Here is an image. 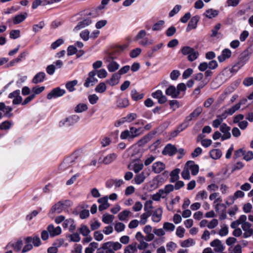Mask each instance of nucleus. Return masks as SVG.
I'll return each instance as SVG.
<instances>
[{
    "mask_svg": "<svg viewBox=\"0 0 253 253\" xmlns=\"http://www.w3.org/2000/svg\"><path fill=\"white\" fill-rule=\"evenodd\" d=\"M116 58H117V57L111 53L105 59L106 62L108 63L107 68L110 72H114L118 70L120 67L119 64L114 61V59Z\"/></svg>",
    "mask_w": 253,
    "mask_h": 253,
    "instance_id": "obj_3",
    "label": "nucleus"
},
{
    "mask_svg": "<svg viewBox=\"0 0 253 253\" xmlns=\"http://www.w3.org/2000/svg\"><path fill=\"white\" fill-rule=\"evenodd\" d=\"M125 227L126 226L123 223L116 222L115 224L114 228L115 231L119 233L123 231L125 229Z\"/></svg>",
    "mask_w": 253,
    "mask_h": 253,
    "instance_id": "obj_49",
    "label": "nucleus"
},
{
    "mask_svg": "<svg viewBox=\"0 0 253 253\" xmlns=\"http://www.w3.org/2000/svg\"><path fill=\"white\" fill-rule=\"evenodd\" d=\"M203 109L201 107L196 108L185 119V122L188 123L194 119H196L202 113Z\"/></svg>",
    "mask_w": 253,
    "mask_h": 253,
    "instance_id": "obj_13",
    "label": "nucleus"
},
{
    "mask_svg": "<svg viewBox=\"0 0 253 253\" xmlns=\"http://www.w3.org/2000/svg\"><path fill=\"white\" fill-rule=\"evenodd\" d=\"M165 169V165L161 162H157L153 164L152 169L156 173H159Z\"/></svg>",
    "mask_w": 253,
    "mask_h": 253,
    "instance_id": "obj_24",
    "label": "nucleus"
},
{
    "mask_svg": "<svg viewBox=\"0 0 253 253\" xmlns=\"http://www.w3.org/2000/svg\"><path fill=\"white\" fill-rule=\"evenodd\" d=\"M80 233L84 236H87L90 233V231L86 225H82L79 229Z\"/></svg>",
    "mask_w": 253,
    "mask_h": 253,
    "instance_id": "obj_50",
    "label": "nucleus"
},
{
    "mask_svg": "<svg viewBox=\"0 0 253 253\" xmlns=\"http://www.w3.org/2000/svg\"><path fill=\"white\" fill-rule=\"evenodd\" d=\"M210 245L214 248L215 252H221L224 250V247L221 241L218 239H215L212 241Z\"/></svg>",
    "mask_w": 253,
    "mask_h": 253,
    "instance_id": "obj_14",
    "label": "nucleus"
},
{
    "mask_svg": "<svg viewBox=\"0 0 253 253\" xmlns=\"http://www.w3.org/2000/svg\"><path fill=\"white\" fill-rule=\"evenodd\" d=\"M96 75V70H93L88 73V77L86 79L84 83V86L85 87H88L90 86H93L97 83L98 80L95 77Z\"/></svg>",
    "mask_w": 253,
    "mask_h": 253,
    "instance_id": "obj_4",
    "label": "nucleus"
},
{
    "mask_svg": "<svg viewBox=\"0 0 253 253\" xmlns=\"http://www.w3.org/2000/svg\"><path fill=\"white\" fill-rule=\"evenodd\" d=\"M120 76L118 73L112 75L110 79L107 80L106 83L111 86H114L117 84L119 82Z\"/></svg>",
    "mask_w": 253,
    "mask_h": 253,
    "instance_id": "obj_25",
    "label": "nucleus"
},
{
    "mask_svg": "<svg viewBox=\"0 0 253 253\" xmlns=\"http://www.w3.org/2000/svg\"><path fill=\"white\" fill-rule=\"evenodd\" d=\"M182 177L183 179L189 180L190 178V175L189 171V169L185 165L184 169L181 173Z\"/></svg>",
    "mask_w": 253,
    "mask_h": 253,
    "instance_id": "obj_60",
    "label": "nucleus"
},
{
    "mask_svg": "<svg viewBox=\"0 0 253 253\" xmlns=\"http://www.w3.org/2000/svg\"><path fill=\"white\" fill-rule=\"evenodd\" d=\"M122 248L121 243L117 242L109 241L102 244L101 248L105 251V253H115V251Z\"/></svg>",
    "mask_w": 253,
    "mask_h": 253,
    "instance_id": "obj_2",
    "label": "nucleus"
},
{
    "mask_svg": "<svg viewBox=\"0 0 253 253\" xmlns=\"http://www.w3.org/2000/svg\"><path fill=\"white\" fill-rule=\"evenodd\" d=\"M163 210L161 208L155 210L152 215V220L155 222H159L162 219Z\"/></svg>",
    "mask_w": 253,
    "mask_h": 253,
    "instance_id": "obj_19",
    "label": "nucleus"
},
{
    "mask_svg": "<svg viewBox=\"0 0 253 253\" xmlns=\"http://www.w3.org/2000/svg\"><path fill=\"white\" fill-rule=\"evenodd\" d=\"M131 96L134 101H137L141 99L143 97L144 94L142 93H139L136 90L133 89L131 91Z\"/></svg>",
    "mask_w": 253,
    "mask_h": 253,
    "instance_id": "obj_42",
    "label": "nucleus"
},
{
    "mask_svg": "<svg viewBox=\"0 0 253 253\" xmlns=\"http://www.w3.org/2000/svg\"><path fill=\"white\" fill-rule=\"evenodd\" d=\"M27 13H25L24 14H20L16 15L13 18V23L14 24H18L23 22L27 17Z\"/></svg>",
    "mask_w": 253,
    "mask_h": 253,
    "instance_id": "obj_34",
    "label": "nucleus"
},
{
    "mask_svg": "<svg viewBox=\"0 0 253 253\" xmlns=\"http://www.w3.org/2000/svg\"><path fill=\"white\" fill-rule=\"evenodd\" d=\"M47 230L51 237L59 235L62 232V229L60 226L55 227L52 224L47 226Z\"/></svg>",
    "mask_w": 253,
    "mask_h": 253,
    "instance_id": "obj_8",
    "label": "nucleus"
},
{
    "mask_svg": "<svg viewBox=\"0 0 253 253\" xmlns=\"http://www.w3.org/2000/svg\"><path fill=\"white\" fill-rule=\"evenodd\" d=\"M131 212L128 210H125L119 213L118 215V217L119 219L121 221H125L127 220L128 217L131 214Z\"/></svg>",
    "mask_w": 253,
    "mask_h": 253,
    "instance_id": "obj_33",
    "label": "nucleus"
},
{
    "mask_svg": "<svg viewBox=\"0 0 253 253\" xmlns=\"http://www.w3.org/2000/svg\"><path fill=\"white\" fill-rule=\"evenodd\" d=\"M243 156H244V159L246 161H249L253 159V152L250 151L246 152V151L244 150Z\"/></svg>",
    "mask_w": 253,
    "mask_h": 253,
    "instance_id": "obj_62",
    "label": "nucleus"
},
{
    "mask_svg": "<svg viewBox=\"0 0 253 253\" xmlns=\"http://www.w3.org/2000/svg\"><path fill=\"white\" fill-rule=\"evenodd\" d=\"M26 241L27 242H31V243H32L36 247L39 246L41 244V240L38 236L34 237L33 238L29 237L26 238Z\"/></svg>",
    "mask_w": 253,
    "mask_h": 253,
    "instance_id": "obj_35",
    "label": "nucleus"
},
{
    "mask_svg": "<svg viewBox=\"0 0 253 253\" xmlns=\"http://www.w3.org/2000/svg\"><path fill=\"white\" fill-rule=\"evenodd\" d=\"M193 50H194L193 48H192L189 46H184L183 47H182L181 49V51L183 55H187L188 56H189V55H190L192 53V52H193Z\"/></svg>",
    "mask_w": 253,
    "mask_h": 253,
    "instance_id": "obj_57",
    "label": "nucleus"
},
{
    "mask_svg": "<svg viewBox=\"0 0 253 253\" xmlns=\"http://www.w3.org/2000/svg\"><path fill=\"white\" fill-rule=\"evenodd\" d=\"M108 200V198L107 196H105L98 199L97 202L100 204L99 206V210L100 211L105 210L110 207Z\"/></svg>",
    "mask_w": 253,
    "mask_h": 253,
    "instance_id": "obj_16",
    "label": "nucleus"
},
{
    "mask_svg": "<svg viewBox=\"0 0 253 253\" xmlns=\"http://www.w3.org/2000/svg\"><path fill=\"white\" fill-rule=\"evenodd\" d=\"M187 127V125H180L177 127V128L175 130L171 132V136L173 137L176 136L179 133L183 131Z\"/></svg>",
    "mask_w": 253,
    "mask_h": 253,
    "instance_id": "obj_54",
    "label": "nucleus"
},
{
    "mask_svg": "<svg viewBox=\"0 0 253 253\" xmlns=\"http://www.w3.org/2000/svg\"><path fill=\"white\" fill-rule=\"evenodd\" d=\"M175 226L173 223L166 222L163 224V229L168 231H173L175 229Z\"/></svg>",
    "mask_w": 253,
    "mask_h": 253,
    "instance_id": "obj_51",
    "label": "nucleus"
},
{
    "mask_svg": "<svg viewBox=\"0 0 253 253\" xmlns=\"http://www.w3.org/2000/svg\"><path fill=\"white\" fill-rule=\"evenodd\" d=\"M20 90H16L9 94L8 97L13 99L12 103L13 104H19L21 103L22 98L20 95Z\"/></svg>",
    "mask_w": 253,
    "mask_h": 253,
    "instance_id": "obj_11",
    "label": "nucleus"
},
{
    "mask_svg": "<svg viewBox=\"0 0 253 253\" xmlns=\"http://www.w3.org/2000/svg\"><path fill=\"white\" fill-rule=\"evenodd\" d=\"M151 95L154 98L157 99L160 104H163L167 101L166 96L163 94L162 91L160 90H157L153 92Z\"/></svg>",
    "mask_w": 253,
    "mask_h": 253,
    "instance_id": "obj_10",
    "label": "nucleus"
},
{
    "mask_svg": "<svg viewBox=\"0 0 253 253\" xmlns=\"http://www.w3.org/2000/svg\"><path fill=\"white\" fill-rule=\"evenodd\" d=\"M143 130L141 127L136 128L131 126L129 129H126L123 131L120 134L121 139H133L143 133Z\"/></svg>",
    "mask_w": 253,
    "mask_h": 253,
    "instance_id": "obj_1",
    "label": "nucleus"
},
{
    "mask_svg": "<svg viewBox=\"0 0 253 253\" xmlns=\"http://www.w3.org/2000/svg\"><path fill=\"white\" fill-rule=\"evenodd\" d=\"M177 152L176 147L170 144H168L164 149L162 153L164 155H168L169 156H172L174 155Z\"/></svg>",
    "mask_w": 253,
    "mask_h": 253,
    "instance_id": "obj_18",
    "label": "nucleus"
},
{
    "mask_svg": "<svg viewBox=\"0 0 253 253\" xmlns=\"http://www.w3.org/2000/svg\"><path fill=\"white\" fill-rule=\"evenodd\" d=\"M153 209V201L152 200L147 201L144 204V211L146 212H151Z\"/></svg>",
    "mask_w": 253,
    "mask_h": 253,
    "instance_id": "obj_55",
    "label": "nucleus"
},
{
    "mask_svg": "<svg viewBox=\"0 0 253 253\" xmlns=\"http://www.w3.org/2000/svg\"><path fill=\"white\" fill-rule=\"evenodd\" d=\"M137 117V115L135 113H130L124 117L126 122L130 123L135 120Z\"/></svg>",
    "mask_w": 253,
    "mask_h": 253,
    "instance_id": "obj_53",
    "label": "nucleus"
},
{
    "mask_svg": "<svg viewBox=\"0 0 253 253\" xmlns=\"http://www.w3.org/2000/svg\"><path fill=\"white\" fill-rule=\"evenodd\" d=\"M22 246V241H18L14 243H10L6 247V250H8L11 248H13L15 251H19Z\"/></svg>",
    "mask_w": 253,
    "mask_h": 253,
    "instance_id": "obj_27",
    "label": "nucleus"
},
{
    "mask_svg": "<svg viewBox=\"0 0 253 253\" xmlns=\"http://www.w3.org/2000/svg\"><path fill=\"white\" fill-rule=\"evenodd\" d=\"M166 247L168 251L172 252L177 248V245L173 242H170L167 244Z\"/></svg>",
    "mask_w": 253,
    "mask_h": 253,
    "instance_id": "obj_64",
    "label": "nucleus"
},
{
    "mask_svg": "<svg viewBox=\"0 0 253 253\" xmlns=\"http://www.w3.org/2000/svg\"><path fill=\"white\" fill-rule=\"evenodd\" d=\"M239 83L237 82L231 84L229 86H228L226 89L225 91L230 94L232 92H233L238 86Z\"/></svg>",
    "mask_w": 253,
    "mask_h": 253,
    "instance_id": "obj_52",
    "label": "nucleus"
},
{
    "mask_svg": "<svg viewBox=\"0 0 253 253\" xmlns=\"http://www.w3.org/2000/svg\"><path fill=\"white\" fill-rule=\"evenodd\" d=\"M195 242L192 239L185 240L181 243V246L183 248H188L193 246Z\"/></svg>",
    "mask_w": 253,
    "mask_h": 253,
    "instance_id": "obj_47",
    "label": "nucleus"
},
{
    "mask_svg": "<svg viewBox=\"0 0 253 253\" xmlns=\"http://www.w3.org/2000/svg\"><path fill=\"white\" fill-rule=\"evenodd\" d=\"M166 94L171 96L172 98H176L178 97L179 93L176 87L173 85H170L166 90Z\"/></svg>",
    "mask_w": 253,
    "mask_h": 253,
    "instance_id": "obj_20",
    "label": "nucleus"
},
{
    "mask_svg": "<svg viewBox=\"0 0 253 253\" xmlns=\"http://www.w3.org/2000/svg\"><path fill=\"white\" fill-rule=\"evenodd\" d=\"M211 157L214 160L219 159L222 156V152L219 149H213L210 152Z\"/></svg>",
    "mask_w": 253,
    "mask_h": 253,
    "instance_id": "obj_40",
    "label": "nucleus"
},
{
    "mask_svg": "<svg viewBox=\"0 0 253 253\" xmlns=\"http://www.w3.org/2000/svg\"><path fill=\"white\" fill-rule=\"evenodd\" d=\"M77 158L76 156H72L66 159L60 166V169L61 170H65L70 166H71L75 160Z\"/></svg>",
    "mask_w": 253,
    "mask_h": 253,
    "instance_id": "obj_12",
    "label": "nucleus"
},
{
    "mask_svg": "<svg viewBox=\"0 0 253 253\" xmlns=\"http://www.w3.org/2000/svg\"><path fill=\"white\" fill-rule=\"evenodd\" d=\"M146 34V32L144 30H142L139 32L138 34L135 37L134 40L137 41L140 39H142V40L140 41L139 43L143 46H145L147 44H152V42L149 41L147 38H145Z\"/></svg>",
    "mask_w": 253,
    "mask_h": 253,
    "instance_id": "obj_6",
    "label": "nucleus"
},
{
    "mask_svg": "<svg viewBox=\"0 0 253 253\" xmlns=\"http://www.w3.org/2000/svg\"><path fill=\"white\" fill-rule=\"evenodd\" d=\"M114 218L113 215L105 213L102 216V221L106 224H109L113 221Z\"/></svg>",
    "mask_w": 253,
    "mask_h": 253,
    "instance_id": "obj_45",
    "label": "nucleus"
},
{
    "mask_svg": "<svg viewBox=\"0 0 253 253\" xmlns=\"http://www.w3.org/2000/svg\"><path fill=\"white\" fill-rule=\"evenodd\" d=\"M107 89L106 84L104 82L100 83L95 88V91L99 93H103Z\"/></svg>",
    "mask_w": 253,
    "mask_h": 253,
    "instance_id": "obj_38",
    "label": "nucleus"
},
{
    "mask_svg": "<svg viewBox=\"0 0 253 253\" xmlns=\"http://www.w3.org/2000/svg\"><path fill=\"white\" fill-rule=\"evenodd\" d=\"M77 84H78V81L76 80L68 82L66 84V88L70 92H73L75 90V86Z\"/></svg>",
    "mask_w": 253,
    "mask_h": 253,
    "instance_id": "obj_39",
    "label": "nucleus"
},
{
    "mask_svg": "<svg viewBox=\"0 0 253 253\" xmlns=\"http://www.w3.org/2000/svg\"><path fill=\"white\" fill-rule=\"evenodd\" d=\"M150 141V137L149 135H145L140 140H139L135 146L137 145L139 147L143 146Z\"/></svg>",
    "mask_w": 253,
    "mask_h": 253,
    "instance_id": "obj_43",
    "label": "nucleus"
},
{
    "mask_svg": "<svg viewBox=\"0 0 253 253\" xmlns=\"http://www.w3.org/2000/svg\"><path fill=\"white\" fill-rule=\"evenodd\" d=\"M220 131L223 133L221 136L222 140L229 139L231 137V133L230 132V127L226 124H222L220 127Z\"/></svg>",
    "mask_w": 253,
    "mask_h": 253,
    "instance_id": "obj_9",
    "label": "nucleus"
},
{
    "mask_svg": "<svg viewBox=\"0 0 253 253\" xmlns=\"http://www.w3.org/2000/svg\"><path fill=\"white\" fill-rule=\"evenodd\" d=\"M62 226L64 229L69 227L70 232H73L76 228V224H75L74 220L72 218H69L64 221Z\"/></svg>",
    "mask_w": 253,
    "mask_h": 253,
    "instance_id": "obj_15",
    "label": "nucleus"
},
{
    "mask_svg": "<svg viewBox=\"0 0 253 253\" xmlns=\"http://www.w3.org/2000/svg\"><path fill=\"white\" fill-rule=\"evenodd\" d=\"M97 76L100 79H104L107 77L108 75L107 72L104 69H101L96 71Z\"/></svg>",
    "mask_w": 253,
    "mask_h": 253,
    "instance_id": "obj_59",
    "label": "nucleus"
},
{
    "mask_svg": "<svg viewBox=\"0 0 253 253\" xmlns=\"http://www.w3.org/2000/svg\"><path fill=\"white\" fill-rule=\"evenodd\" d=\"M145 178V172L143 171L141 173L136 174L134 178V180L136 184L139 185L141 184L144 181Z\"/></svg>",
    "mask_w": 253,
    "mask_h": 253,
    "instance_id": "obj_32",
    "label": "nucleus"
},
{
    "mask_svg": "<svg viewBox=\"0 0 253 253\" xmlns=\"http://www.w3.org/2000/svg\"><path fill=\"white\" fill-rule=\"evenodd\" d=\"M63 209L64 204L62 202H58L51 208L49 213H60L63 210Z\"/></svg>",
    "mask_w": 253,
    "mask_h": 253,
    "instance_id": "obj_21",
    "label": "nucleus"
},
{
    "mask_svg": "<svg viewBox=\"0 0 253 253\" xmlns=\"http://www.w3.org/2000/svg\"><path fill=\"white\" fill-rule=\"evenodd\" d=\"M45 77V74L44 72L37 73L32 80L33 83L37 84L43 82Z\"/></svg>",
    "mask_w": 253,
    "mask_h": 253,
    "instance_id": "obj_26",
    "label": "nucleus"
},
{
    "mask_svg": "<svg viewBox=\"0 0 253 253\" xmlns=\"http://www.w3.org/2000/svg\"><path fill=\"white\" fill-rule=\"evenodd\" d=\"M137 243H132L125 247L124 253H136L137 251Z\"/></svg>",
    "mask_w": 253,
    "mask_h": 253,
    "instance_id": "obj_30",
    "label": "nucleus"
},
{
    "mask_svg": "<svg viewBox=\"0 0 253 253\" xmlns=\"http://www.w3.org/2000/svg\"><path fill=\"white\" fill-rule=\"evenodd\" d=\"M186 166L189 170H191L192 175H195L198 174L199 172V166L194 164V162L188 161L186 164Z\"/></svg>",
    "mask_w": 253,
    "mask_h": 253,
    "instance_id": "obj_23",
    "label": "nucleus"
},
{
    "mask_svg": "<svg viewBox=\"0 0 253 253\" xmlns=\"http://www.w3.org/2000/svg\"><path fill=\"white\" fill-rule=\"evenodd\" d=\"M180 169H176L174 170H173L170 174V182H174L176 181H177L179 179V173L180 172Z\"/></svg>",
    "mask_w": 253,
    "mask_h": 253,
    "instance_id": "obj_37",
    "label": "nucleus"
},
{
    "mask_svg": "<svg viewBox=\"0 0 253 253\" xmlns=\"http://www.w3.org/2000/svg\"><path fill=\"white\" fill-rule=\"evenodd\" d=\"M91 23V21L89 19H85L83 21L79 22L78 24L75 27L74 30L78 31L82 28H84L88 25Z\"/></svg>",
    "mask_w": 253,
    "mask_h": 253,
    "instance_id": "obj_29",
    "label": "nucleus"
},
{
    "mask_svg": "<svg viewBox=\"0 0 253 253\" xmlns=\"http://www.w3.org/2000/svg\"><path fill=\"white\" fill-rule=\"evenodd\" d=\"M88 99L89 103L93 105V104H96L97 102V101L99 100V97L96 94H93L88 95Z\"/></svg>",
    "mask_w": 253,
    "mask_h": 253,
    "instance_id": "obj_56",
    "label": "nucleus"
},
{
    "mask_svg": "<svg viewBox=\"0 0 253 253\" xmlns=\"http://www.w3.org/2000/svg\"><path fill=\"white\" fill-rule=\"evenodd\" d=\"M66 92L65 90L56 87L52 89L47 95V98L49 100L53 98H56L63 96Z\"/></svg>",
    "mask_w": 253,
    "mask_h": 253,
    "instance_id": "obj_7",
    "label": "nucleus"
},
{
    "mask_svg": "<svg viewBox=\"0 0 253 253\" xmlns=\"http://www.w3.org/2000/svg\"><path fill=\"white\" fill-rule=\"evenodd\" d=\"M88 109L87 106L84 103L79 104L75 108V111L77 113H82L87 110Z\"/></svg>",
    "mask_w": 253,
    "mask_h": 253,
    "instance_id": "obj_46",
    "label": "nucleus"
},
{
    "mask_svg": "<svg viewBox=\"0 0 253 253\" xmlns=\"http://www.w3.org/2000/svg\"><path fill=\"white\" fill-rule=\"evenodd\" d=\"M117 157V155L115 153L110 154L104 157L102 162L105 165H108L114 161Z\"/></svg>",
    "mask_w": 253,
    "mask_h": 253,
    "instance_id": "obj_31",
    "label": "nucleus"
},
{
    "mask_svg": "<svg viewBox=\"0 0 253 253\" xmlns=\"http://www.w3.org/2000/svg\"><path fill=\"white\" fill-rule=\"evenodd\" d=\"M152 214L151 212H146L142 213L140 215V219L139 221V223L140 224L144 225L146 224L147 221V219L149 217H150Z\"/></svg>",
    "mask_w": 253,
    "mask_h": 253,
    "instance_id": "obj_41",
    "label": "nucleus"
},
{
    "mask_svg": "<svg viewBox=\"0 0 253 253\" xmlns=\"http://www.w3.org/2000/svg\"><path fill=\"white\" fill-rule=\"evenodd\" d=\"M63 43L64 40L62 39H59L51 44V48L55 49Z\"/></svg>",
    "mask_w": 253,
    "mask_h": 253,
    "instance_id": "obj_61",
    "label": "nucleus"
},
{
    "mask_svg": "<svg viewBox=\"0 0 253 253\" xmlns=\"http://www.w3.org/2000/svg\"><path fill=\"white\" fill-rule=\"evenodd\" d=\"M80 119L78 116L74 115L61 120L59 123L60 127L68 126L77 122Z\"/></svg>",
    "mask_w": 253,
    "mask_h": 253,
    "instance_id": "obj_5",
    "label": "nucleus"
},
{
    "mask_svg": "<svg viewBox=\"0 0 253 253\" xmlns=\"http://www.w3.org/2000/svg\"><path fill=\"white\" fill-rule=\"evenodd\" d=\"M143 168V164L142 163H135L132 165V168H131V165L128 166V168L130 169H132L135 173H138Z\"/></svg>",
    "mask_w": 253,
    "mask_h": 253,
    "instance_id": "obj_36",
    "label": "nucleus"
},
{
    "mask_svg": "<svg viewBox=\"0 0 253 253\" xmlns=\"http://www.w3.org/2000/svg\"><path fill=\"white\" fill-rule=\"evenodd\" d=\"M239 109H240V105L239 104H236L235 105L233 106L231 108L226 110L225 111V114H227L228 115H232L236 111H237Z\"/></svg>",
    "mask_w": 253,
    "mask_h": 253,
    "instance_id": "obj_58",
    "label": "nucleus"
},
{
    "mask_svg": "<svg viewBox=\"0 0 253 253\" xmlns=\"http://www.w3.org/2000/svg\"><path fill=\"white\" fill-rule=\"evenodd\" d=\"M129 105V101L126 98L120 99L118 101L117 107L120 108H125Z\"/></svg>",
    "mask_w": 253,
    "mask_h": 253,
    "instance_id": "obj_48",
    "label": "nucleus"
},
{
    "mask_svg": "<svg viewBox=\"0 0 253 253\" xmlns=\"http://www.w3.org/2000/svg\"><path fill=\"white\" fill-rule=\"evenodd\" d=\"M218 13V11L217 10L212 9H210L207 10L205 12V15L207 17L209 18H212L217 16Z\"/></svg>",
    "mask_w": 253,
    "mask_h": 253,
    "instance_id": "obj_44",
    "label": "nucleus"
},
{
    "mask_svg": "<svg viewBox=\"0 0 253 253\" xmlns=\"http://www.w3.org/2000/svg\"><path fill=\"white\" fill-rule=\"evenodd\" d=\"M231 56V51L230 49L226 48L222 50V53L218 57L219 62H223L226 59L229 58Z\"/></svg>",
    "mask_w": 253,
    "mask_h": 253,
    "instance_id": "obj_22",
    "label": "nucleus"
},
{
    "mask_svg": "<svg viewBox=\"0 0 253 253\" xmlns=\"http://www.w3.org/2000/svg\"><path fill=\"white\" fill-rule=\"evenodd\" d=\"M198 21L199 19L197 17H193L188 23V25L186 28V31L189 32L192 29H195L197 27Z\"/></svg>",
    "mask_w": 253,
    "mask_h": 253,
    "instance_id": "obj_28",
    "label": "nucleus"
},
{
    "mask_svg": "<svg viewBox=\"0 0 253 253\" xmlns=\"http://www.w3.org/2000/svg\"><path fill=\"white\" fill-rule=\"evenodd\" d=\"M245 196L244 193L240 190H238L234 193V195L231 197V199L233 201H235L238 198H243Z\"/></svg>",
    "mask_w": 253,
    "mask_h": 253,
    "instance_id": "obj_63",
    "label": "nucleus"
},
{
    "mask_svg": "<svg viewBox=\"0 0 253 253\" xmlns=\"http://www.w3.org/2000/svg\"><path fill=\"white\" fill-rule=\"evenodd\" d=\"M252 225L250 223H244L242 225V228L244 231V237L248 238L253 234V229L251 228Z\"/></svg>",
    "mask_w": 253,
    "mask_h": 253,
    "instance_id": "obj_17",
    "label": "nucleus"
}]
</instances>
